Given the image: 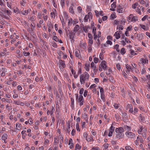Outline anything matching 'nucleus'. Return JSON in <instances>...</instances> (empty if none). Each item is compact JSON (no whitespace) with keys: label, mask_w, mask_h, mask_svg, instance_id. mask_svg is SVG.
I'll list each match as a JSON object with an SVG mask.
<instances>
[{"label":"nucleus","mask_w":150,"mask_h":150,"mask_svg":"<svg viewBox=\"0 0 150 150\" xmlns=\"http://www.w3.org/2000/svg\"><path fill=\"white\" fill-rule=\"evenodd\" d=\"M76 96V99L77 102L79 103V105L81 106L83 105L84 102V99L82 95H80L79 97L78 93L75 94Z\"/></svg>","instance_id":"f257e3e1"},{"label":"nucleus","mask_w":150,"mask_h":150,"mask_svg":"<svg viewBox=\"0 0 150 150\" xmlns=\"http://www.w3.org/2000/svg\"><path fill=\"white\" fill-rule=\"evenodd\" d=\"M125 134L126 136L129 138L133 139L135 137V134L131 132H127Z\"/></svg>","instance_id":"f03ea898"},{"label":"nucleus","mask_w":150,"mask_h":150,"mask_svg":"<svg viewBox=\"0 0 150 150\" xmlns=\"http://www.w3.org/2000/svg\"><path fill=\"white\" fill-rule=\"evenodd\" d=\"M115 132L117 133H122L124 132V129L121 127L117 128L115 129Z\"/></svg>","instance_id":"7ed1b4c3"},{"label":"nucleus","mask_w":150,"mask_h":150,"mask_svg":"<svg viewBox=\"0 0 150 150\" xmlns=\"http://www.w3.org/2000/svg\"><path fill=\"white\" fill-rule=\"evenodd\" d=\"M106 62L104 60H103L101 63V67H102L104 70H106L107 69V66L106 64Z\"/></svg>","instance_id":"20e7f679"},{"label":"nucleus","mask_w":150,"mask_h":150,"mask_svg":"<svg viewBox=\"0 0 150 150\" xmlns=\"http://www.w3.org/2000/svg\"><path fill=\"white\" fill-rule=\"evenodd\" d=\"M68 31L69 32V38L70 39H71V41L72 40L73 41H74V35L75 34V33H74L73 32H71L70 33L69 30Z\"/></svg>","instance_id":"39448f33"},{"label":"nucleus","mask_w":150,"mask_h":150,"mask_svg":"<svg viewBox=\"0 0 150 150\" xmlns=\"http://www.w3.org/2000/svg\"><path fill=\"white\" fill-rule=\"evenodd\" d=\"M80 81L81 84H83L85 82V81L86 80L85 79L84 75L82 74L80 76Z\"/></svg>","instance_id":"423d86ee"},{"label":"nucleus","mask_w":150,"mask_h":150,"mask_svg":"<svg viewBox=\"0 0 150 150\" xmlns=\"http://www.w3.org/2000/svg\"><path fill=\"white\" fill-rule=\"evenodd\" d=\"M124 136V135L122 133H117L116 134L115 137L119 139L120 138H122Z\"/></svg>","instance_id":"0eeeda50"},{"label":"nucleus","mask_w":150,"mask_h":150,"mask_svg":"<svg viewBox=\"0 0 150 150\" xmlns=\"http://www.w3.org/2000/svg\"><path fill=\"white\" fill-rule=\"evenodd\" d=\"M127 108H129V112L131 113H132L133 112V110L132 105L128 104L127 105Z\"/></svg>","instance_id":"6e6552de"},{"label":"nucleus","mask_w":150,"mask_h":150,"mask_svg":"<svg viewBox=\"0 0 150 150\" xmlns=\"http://www.w3.org/2000/svg\"><path fill=\"white\" fill-rule=\"evenodd\" d=\"M84 75V77L85 78V79H86V80H88L89 79V75L88 73L85 71L84 72V74H83Z\"/></svg>","instance_id":"1a4fd4ad"},{"label":"nucleus","mask_w":150,"mask_h":150,"mask_svg":"<svg viewBox=\"0 0 150 150\" xmlns=\"http://www.w3.org/2000/svg\"><path fill=\"white\" fill-rule=\"evenodd\" d=\"M139 129L138 130L137 132L139 134H141L142 131L143 130V131H144V129H145L143 128V126H141L140 125L139 126Z\"/></svg>","instance_id":"9d476101"},{"label":"nucleus","mask_w":150,"mask_h":150,"mask_svg":"<svg viewBox=\"0 0 150 150\" xmlns=\"http://www.w3.org/2000/svg\"><path fill=\"white\" fill-rule=\"evenodd\" d=\"M59 63L63 68H64L66 67V65L64 63V62L62 60H59Z\"/></svg>","instance_id":"9b49d317"},{"label":"nucleus","mask_w":150,"mask_h":150,"mask_svg":"<svg viewBox=\"0 0 150 150\" xmlns=\"http://www.w3.org/2000/svg\"><path fill=\"white\" fill-rule=\"evenodd\" d=\"M71 131L70 130V122L68 121L67 122V132L68 133H69Z\"/></svg>","instance_id":"f8f14e48"},{"label":"nucleus","mask_w":150,"mask_h":150,"mask_svg":"<svg viewBox=\"0 0 150 150\" xmlns=\"http://www.w3.org/2000/svg\"><path fill=\"white\" fill-rule=\"evenodd\" d=\"M83 31L86 33L88 32L87 29L89 28L90 29V27L88 25H86L85 26H83Z\"/></svg>","instance_id":"ddd939ff"},{"label":"nucleus","mask_w":150,"mask_h":150,"mask_svg":"<svg viewBox=\"0 0 150 150\" xmlns=\"http://www.w3.org/2000/svg\"><path fill=\"white\" fill-rule=\"evenodd\" d=\"M140 61L143 65H144V64L146 62H148V60L147 59H145V60L144 58H142L140 59Z\"/></svg>","instance_id":"4468645a"},{"label":"nucleus","mask_w":150,"mask_h":150,"mask_svg":"<svg viewBox=\"0 0 150 150\" xmlns=\"http://www.w3.org/2000/svg\"><path fill=\"white\" fill-rule=\"evenodd\" d=\"M114 35L115 36L117 39H118L120 38V35H119V34L118 33V31L116 32L115 33Z\"/></svg>","instance_id":"2eb2a0df"},{"label":"nucleus","mask_w":150,"mask_h":150,"mask_svg":"<svg viewBox=\"0 0 150 150\" xmlns=\"http://www.w3.org/2000/svg\"><path fill=\"white\" fill-rule=\"evenodd\" d=\"M79 25H76L74 28V31L75 33H76V32H77L78 31V30H79Z\"/></svg>","instance_id":"dca6fc26"},{"label":"nucleus","mask_w":150,"mask_h":150,"mask_svg":"<svg viewBox=\"0 0 150 150\" xmlns=\"http://www.w3.org/2000/svg\"><path fill=\"white\" fill-rule=\"evenodd\" d=\"M133 15L132 14H130L127 18L128 21L129 22L132 21V19H133Z\"/></svg>","instance_id":"f3484780"},{"label":"nucleus","mask_w":150,"mask_h":150,"mask_svg":"<svg viewBox=\"0 0 150 150\" xmlns=\"http://www.w3.org/2000/svg\"><path fill=\"white\" fill-rule=\"evenodd\" d=\"M146 129H144V131H143V132L142 134V137L145 138H146Z\"/></svg>","instance_id":"a211bd4d"},{"label":"nucleus","mask_w":150,"mask_h":150,"mask_svg":"<svg viewBox=\"0 0 150 150\" xmlns=\"http://www.w3.org/2000/svg\"><path fill=\"white\" fill-rule=\"evenodd\" d=\"M7 135L6 134H4L2 135L1 137V139L2 140L5 141L7 139Z\"/></svg>","instance_id":"6ab92c4d"},{"label":"nucleus","mask_w":150,"mask_h":150,"mask_svg":"<svg viewBox=\"0 0 150 150\" xmlns=\"http://www.w3.org/2000/svg\"><path fill=\"white\" fill-rule=\"evenodd\" d=\"M80 46L83 49L86 48V45L84 43H83L82 42H80L79 44Z\"/></svg>","instance_id":"aec40b11"},{"label":"nucleus","mask_w":150,"mask_h":150,"mask_svg":"<svg viewBox=\"0 0 150 150\" xmlns=\"http://www.w3.org/2000/svg\"><path fill=\"white\" fill-rule=\"evenodd\" d=\"M69 11L70 13H74V11L73 9V8L72 6H70L69 8Z\"/></svg>","instance_id":"412c9836"},{"label":"nucleus","mask_w":150,"mask_h":150,"mask_svg":"<svg viewBox=\"0 0 150 150\" xmlns=\"http://www.w3.org/2000/svg\"><path fill=\"white\" fill-rule=\"evenodd\" d=\"M139 6L138 4V3H136L133 5L132 6V8H133L134 9H135L136 8V7L137 6Z\"/></svg>","instance_id":"4be33fe9"},{"label":"nucleus","mask_w":150,"mask_h":150,"mask_svg":"<svg viewBox=\"0 0 150 150\" xmlns=\"http://www.w3.org/2000/svg\"><path fill=\"white\" fill-rule=\"evenodd\" d=\"M87 135H88V134L86 132H84L83 133V136L84 138H85L86 140L87 141H90L91 139H90V140H88V139H87Z\"/></svg>","instance_id":"5701e85b"},{"label":"nucleus","mask_w":150,"mask_h":150,"mask_svg":"<svg viewBox=\"0 0 150 150\" xmlns=\"http://www.w3.org/2000/svg\"><path fill=\"white\" fill-rule=\"evenodd\" d=\"M21 124H20L19 123H17L16 124V129L18 130H19L21 129V128L20 127V125Z\"/></svg>","instance_id":"b1692460"},{"label":"nucleus","mask_w":150,"mask_h":150,"mask_svg":"<svg viewBox=\"0 0 150 150\" xmlns=\"http://www.w3.org/2000/svg\"><path fill=\"white\" fill-rule=\"evenodd\" d=\"M119 46V45L118 44L116 45L114 47V49H116V50L117 52H119L120 50L118 49V47Z\"/></svg>","instance_id":"393cba45"},{"label":"nucleus","mask_w":150,"mask_h":150,"mask_svg":"<svg viewBox=\"0 0 150 150\" xmlns=\"http://www.w3.org/2000/svg\"><path fill=\"white\" fill-rule=\"evenodd\" d=\"M117 11L118 13H122L124 12V11L123 10V8H117Z\"/></svg>","instance_id":"a878e982"},{"label":"nucleus","mask_w":150,"mask_h":150,"mask_svg":"<svg viewBox=\"0 0 150 150\" xmlns=\"http://www.w3.org/2000/svg\"><path fill=\"white\" fill-rule=\"evenodd\" d=\"M125 48L124 47L122 48L120 52L121 54H123L125 53Z\"/></svg>","instance_id":"bb28decb"},{"label":"nucleus","mask_w":150,"mask_h":150,"mask_svg":"<svg viewBox=\"0 0 150 150\" xmlns=\"http://www.w3.org/2000/svg\"><path fill=\"white\" fill-rule=\"evenodd\" d=\"M79 53H80V52L79 50L76 51L75 52V55L76 57H78L79 56Z\"/></svg>","instance_id":"cd10ccee"},{"label":"nucleus","mask_w":150,"mask_h":150,"mask_svg":"<svg viewBox=\"0 0 150 150\" xmlns=\"http://www.w3.org/2000/svg\"><path fill=\"white\" fill-rule=\"evenodd\" d=\"M81 148V146H80L79 144H77L75 146V150H77L78 149H80Z\"/></svg>","instance_id":"c85d7f7f"},{"label":"nucleus","mask_w":150,"mask_h":150,"mask_svg":"<svg viewBox=\"0 0 150 150\" xmlns=\"http://www.w3.org/2000/svg\"><path fill=\"white\" fill-rule=\"evenodd\" d=\"M90 66L89 64H86L85 65V69L87 71H89V67Z\"/></svg>","instance_id":"c756f323"},{"label":"nucleus","mask_w":150,"mask_h":150,"mask_svg":"<svg viewBox=\"0 0 150 150\" xmlns=\"http://www.w3.org/2000/svg\"><path fill=\"white\" fill-rule=\"evenodd\" d=\"M138 109L137 108H134V111L132 113L133 115H135L136 113L138 112Z\"/></svg>","instance_id":"7c9ffc66"},{"label":"nucleus","mask_w":150,"mask_h":150,"mask_svg":"<svg viewBox=\"0 0 150 150\" xmlns=\"http://www.w3.org/2000/svg\"><path fill=\"white\" fill-rule=\"evenodd\" d=\"M22 13L23 15H27L28 13V11L25 10L21 12Z\"/></svg>","instance_id":"2f4dec72"},{"label":"nucleus","mask_w":150,"mask_h":150,"mask_svg":"<svg viewBox=\"0 0 150 150\" xmlns=\"http://www.w3.org/2000/svg\"><path fill=\"white\" fill-rule=\"evenodd\" d=\"M125 67L128 70H129L131 69V68L130 66L128 64H126L125 65Z\"/></svg>","instance_id":"473e14b6"},{"label":"nucleus","mask_w":150,"mask_h":150,"mask_svg":"<svg viewBox=\"0 0 150 150\" xmlns=\"http://www.w3.org/2000/svg\"><path fill=\"white\" fill-rule=\"evenodd\" d=\"M133 19H132V21H135L138 20V17L137 16H133Z\"/></svg>","instance_id":"72a5a7b5"},{"label":"nucleus","mask_w":150,"mask_h":150,"mask_svg":"<svg viewBox=\"0 0 150 150\" xmlns=\"http://www.w3.org/2000/svg\"><path fill=\"white\" fill-rule=\"evenodd\" d=\"M71 105L72 107V108L73 106H74V99L73 98H71Z\"/></svg>","instance_id":"f704fd0d"},{"label":"nucleus","mask_w":150,"mask_h":150,"mask_svg":"<svg viewBox=\"0 0 150 150\" xmlns=\"http://www.w3.org/2000/svg\"><path fill=\"white\" fill-rule=\"evenodd\" d=\"M125 148L126 150H134L130 146H126Z\"/></svg>","instance_id":"c9c22d12"},{"label":"nucleus","mask_w":150,"mask_h":150,"mask_svg":"<svg viewBox=\"0 0 150 150\" xmlns=\"http://www.w3.org/2000/svg\"><path fill=\"white\" fill-rule=\"evenodd\" d=\"M99 88H100V92L101 94H104V91L103 88L100 86L99 87Z\"/></svg>","instance_id":"e433bc0d"},{"label":"nucleus","mask_w":150,"mask_h":150,"mask_svg":"<svg viewBox=\"0 0 150 150\" xmlns=\"http://www.w3.org/2000/svg\"><path fill=\"white\" fill-rule=\"evenodd\" d=\"M88 18H89L88 16L86 15L84 18V21L85 22H87L88 21Z\"/></svg>","instance_id":"4c0bfd02"},{"label":"nucleus","mask_w":150,"mask_h":150,"mask_svg":"<svg viewBox=\"0 0 150 150\" xmlns=\"http://www.w3.org/2000/svg\"><path fill=\"white\" fill-rule=\"evenodd\" d=\"M117 29H119V30H122L123 29V27L121 25H120L119 26H117Z\"/></svg>","instance_id":"58836bf2"},{"label":"nucleus","mask_w":150,"mask_h":150,"mask_svg":"<svg viewBox=\"0 0 150 150\" xmlns=\"http://www.w3.org/2000/svg\"><path fill=\"white\" fill-rule=\"evenodd\" d=\"M116 2H114L111 5V7L112 8H115L116 7Z\"/></svg>","instance_id":"ea45409f"},{"label":"nucleus","mask_w":150,"mask_h":150,"mask_svg":"<svg viewBox=\"0 0 150 150\" xmlns=\"http://www.w3.org/2000/svg\"><path fill=\"white\" fill-rule=\"evenodd\" d=\"M93 42L92 39H89V44L90 46H91V45L93 44Z\"/></svg>","instance_id":"a19ab883"},{"label":"nucleus","mask_w":150,"mask_h":150,"mask_svg":"<svg viewBox=\"0 0 150 150\" xmlns=\"http://www.w3.org/2000/svg\"><path fill=\"white\" fill-rule=\"evenodd\" d=\"M109 146V144H105L103 145V146L104 147L105 149H107Z\"/></svg>","instance_id":"79ce46f5"},{"label":"nucleus","mask_w":150,"mask_h":150,"mask_svg":"<svg viewBox=\"0 0 150 150\" xmlns=\"http://www.w3.org/2000/svg\"><path fill=\"white\" fill-rule=\"evenodd\" d=\"M119 104H114L113 106L115 109H117L119 107Z\"/></svg>","instance_id":"37998d69"},{"label":"nucleus","mask_w":150,"mask_h":150,"mask_svg":"<svg viewBox=\"0 0 150 150\" xmlns=\"http://www.w3.org/2000/svg\"><path fill=\"white\" fill-rule=\"evenodd\" d=\"M23 54L25 56H27L30 54V53L29 52H26L24 51L23 52Z\"/></svg>","instance_id":"c03bdc74"},{"label":"nucleus","mask_w":150,"mask_h":150,"mask_svg":"<svg viewBox=\"0 0 150 150\" xmlns=\"http://www.w3.org/2000/svg\"><path fill=\"white\" fill-rule=\"evenodd\" d=\"M76 128L77 130L79 131H80V130L79 128V123H76Z\"/></svg>","instance_id":"a18cd8bd"},{"label":"nucleus","mask_w":150,"mask_h":150,"mask_svg":"<svg viewBox=\"0 0 150 150\" xmlns=\"http://www.w3.org/2000/svg\"><path fill=\"white\" fill-rule=\"evenodd\" d=\"M140 27H141V28L144 29L145 30H147V28H146L145 26L144 25H140Z\"/></svg>","instance_id":"49530a36"},{"label":"nucleus","mask_w":150,"mask_h":150,"mask_svg":"<svg viewBox=\"0 0 150 150\" xmlns=\"http://www.w3.org/2000/svg\"><path fill=\"white\" fill-rule=\"evenodd\" d=\"M84 89L83 88H81L79 91V93L80 94V95H82Z\"/></svg>","instance_id":"de8ad7c7"},{"label":"nucleus","mask_w":150,"mask_h":150,"mask_svg":"<svg viewBox=\"0 0 150 150\" xmlns=\"http://www.w3.org/2000/svg\"><path fill=\"white\" fill-rule=\"evenodd\" d=\"M50 15L51 17L53 18H54L55 17L54 13V12H52L50 13Z\"/></svg>","instance_id":"09e8293b"},{"label":"nucleus","mask_w":150,"mask_h":150,"mask_svg":"<svg viewBox=\"0 0 150 150\" xmlns=\"http://www.w3.org/2000/svg\"><path fill=\"white\" fill-rule=\"evenodd\" d=\"M87 15L89 17L91 18H92L93 16V14L91 12H89Z\"/></svg>","instance_id":"8fccbe9b"},{"label":"nucleus","mask_w":150,"mask_h":150,"mask_svg":"<svg viewBox=\"0 0 150 150\" xmlns=\"http://www.w3.org/2000/svg\"><path fill=\"white\" fill-rule=\"evenodd\" d=\"M115 129V127L111 126L110 127V129H109V131H111L112 132H113Z\"/></svg>","instance_id":"3c124183"},{"label":"nucleus","mask_w":150,"mask_h":150,"mask_svg":"<svg viewBox=\"0 0 150 150\" xmlns=\"http://www.w3.org/2000/svg\"><path fill=\"white\" fill-rule=\"evenodd\" d=\"M113 24L114 25H118L119 24V21L117 20H115Z\"/></svg>","instance_id":"603ef678"},{"label":"nucleus","mask_w":150,"mask_h":150,"mask_svg":"<svg viewBox=\"0 0 150 150\" xmlns=\"http://www.w3.org/2000/svg\"><path fill=\"white\" fill-rule=\"evenodd\" d=\"M88 37L90 38L89 39L93 38L92 35L91 33H88Z\"/></svg>","instance_id":"864d4df0"},{"label":"nucleus","mask_w":150,"mask_h":150,"mask_svg":"<svg viewBox=\"0 0 150 150\" xmlns=\"http://www.w3.org/2000/svg\"><path fill=\"white\" fill-rule=\"evenodd\" d=\"M99 58L101 60H102L103 59V54L101 53H100V54Z\"/></svg>","instance_id":"5fc2aeb1"},{"label":"nucleus","mask_w":150,"mask_h":150,"mask_svg":"<svg viewBox=\"0 0 150 150\" xmlns=\"http://www.w3.org/2000/svg\"><path fill=\"white\" fill-rule=\"evenodd\" d=\"M112 71L110 69H108V71L106 72V74L107 75H109L110 74V73Z\"/></svg>","instance_id":"6e6d98bb"},{"label":"nucleus","mask_w":150,"mask_h":150,"mask_svg":"<svg viewBox=\"0 0 150 150\" xmlns=\"http://www.w3.org/2000/svg\"><path fill=\"white\" fill-rule=\"evenodd\" d=\"M52 3L53 4V6L55 8H57V4H55L54 0H52Z\"/></svg>","instance_id":"4d7b16f0"},{"label":"nucleus","mask_w":150,"mask_h":150,"mask_svg":"<svg viewBox=\"0 0 150 150\" xmlns=\"http://www.w3.org/2000/svg\"><path fill=\"white\" fill-rule=\"evenodd\" d=\"M72 19L71 18H70L69 20V22L68 23V25H69L70 23H72Z\"/></svg>","instance_id":"13d9d810"},{"label":"nucleus","mask_w":150,"mask_h":150,"mask_svg":"<svg viewBox=\"0 0 150 150\" xmlns=\"http://www.w3.org/2000/svg\"><path fill=\"white\" fill-rule=\"evenodd\" d=\"M96 27H94L93 28V30H92V33L93 34H94V33H96Z\"/></svg>","instance_id":"bf43d9fd"},{"label":"nucleus","mask_w":150,"mask_h":150,"mask_svg":"<svg viewBox=\"0 0 150 150\" xmlns=\"http://www.w3.org/2000/svg\"><path fill=\"white\" fill-rule=\"evenodd\" d=\"M58 38H57V36H54L53 37V38H52V39L55 41H57V40H58Z\"/></svg>","instance_id":"052dcab7"},{"label":"nucleus","mask_w":150,"mask_h":150,"mask_svg":"<svg viewBox=\"0 0 150 150\" xmlns=\"http://www.w3.org/2000/svg\"><path fill=\"white\" fill-rule=\"evenodd\" d=\"M98 59L97 58L95 57L94 59V61L95 63H97L98 62Z\"/></svg>","instance_id":"680f3d73"},{"label":"nucleus","mask_w":150,"mask_h":150,"mask_svg":"<svg viewBox=\"0 0 150 150\" xmlns=\"http://www.w3.org/2000/svg\"><path fill=\"white\" fill-rule=\"evenodd\" d=\"M108 18V17L107 16H103L102 18V19L103 21L106 20Z\"/></svg>","instance_id":"e2e57ef3"},{"label":"nucleus","mask_w":150,"mask_h":150,"mask_svg":"<svg viewBox=\"0 0 150 150\" xmlns=\"http://www.w3.org/2000/svg\"><path fill=\"white\" fill-rule=\"evenodd\" d=\"M14 12L15 13H18L19 12V10L17 8H16L14 9Z\"/></svg>","instance_id":"0e129e2a"},{"label":"nucleus","mask_w":150,"mask_h":150,"mask_svg":"<svg viewBox=\"0 0 150 150\" xmlns=\"http://www.w3.org/2000/svg\"><path fill=\"white\" fill-rule=\"evenodd\" d=\"M75 130L74 129H73L71 131V134L73 136L75 134Z\"/></svg>","instance_id":"69168bd1"},{"label":"nucleus","mask_w":150,"mask_h":150,"mask_svg":"<svg viewBox=\"0 0 150 150\" xmlns=\"http://www.w3.org/2000/svg\"><path fill=\"white\" fill-rule=\"evenodd\" d=\"M88 91L86 90H85L83 94V96L84 97H86L87 95Z\"/></svg>","instance_id":"338daca9"},{"label":"nucleus","mask_w":150,"mask_h":150,"mask_svg":"<svg viewBox=\"0 0 150 150\" xmlns=\"http://www.w3.org/2000/svg\"><path fill=\"white\" fill-rule=\"evenodd\" d=\"M130 53L132 55H136L137 54L134 52V51L133 50H131Z\"/></svg>","instance_id":"774afa93"}]
</instances>
